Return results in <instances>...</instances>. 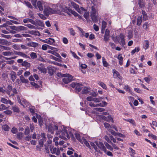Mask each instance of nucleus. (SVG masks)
<instances>
[{
	"instance_id": "obj_1",
	"label": "nucleus",
	"mask_w": 157,
	"mask_h": 157,
	"mask_svg": "<svg viewBox=\"0 0 157 157\" xmlns=\"http://www.w3.org/2000/svg\"><path fill=\"white\" fill-rule=\"evenodd\" d=\"M61 128L62 129L61 131L60 128L58 129V127L56 125L50 124L48 126V131L52 134H53L54 131L56 130L55 134L56 135H59L60 138L64 140L69 139L70 137L73 139H75L72 133L70 132L68 134L67 130L64 126H62Z\"/></svg>"
},
{
	"instance_id": "obj_2",
	"label": "nucleus",
	"mask_w": 157,
	"mask_h": 157,
	"mask_svg": "<svg viewBox=\"0 0 157 157\" xmlns=\"http://www.w3.org/2000/svg\"><path fill=\"white\" fill-rule=\"evenodd\" d=\"M58 76L65 77L63 79V81L65 84H67L73 80V76L69 74H58Z\"/></svg>"
},
{
	"instance_id": "obj_3",
	"label": "nucleus",
	"mask_w": 157,
	"mask_h": 157,
	"mask_svg": "<svg viewBox=\"0 0 157 157\" xmlns=\"http://www.w3.org/2000/svg\"><path fill=\"white\" fill-rule=\"evenodd\" d=\"M6 93L10 96H14L15 94H17V92L15 88H12L11 86L8 85L7 87V90L6 91Z\"/></svg>"
},
{
	"instance_id": "obj_4",
	"label": "nucleus",
	"mask_w": 157,
	"mask_h": 157,
	"mask_svg": "<svg viewBox=\"0 0 157 157\" xmlns=\"http://www.w3.org/2000/svg\"><path fill=\"white\" fill-rule=\"evenodd\" d=\"M94 143L100 149L104 152H106V148L102 142L99 141H95Z\"/></svg>"
},
{
	"instance_id": "obj_5",
	"label": "nucleus",
	"mask_w": 157,
	"mask_h": 157,
	"mask_svg": "<svg viewBox=\"0 0 157 157\" xmlns=\"http://www.w3.org/2000/svg\"><path fill=\"white\" fill-rule=\"evenodd\" d=\"M51 152L53 154H55L57 155H58L60 154L59 149L58 148L54 147H53L51 146L50 147Z\"/></svg>"
},
{
	"instance_id": "obj_6",
	"label": "nucleus",
	"mask_w": 157,
	"mask_h": 157,
	"mask_svg": "<svg viewBox=\"0 0 157 157\" xmlns=\"http://www.w3.org/2000/svg\"><path fill=\"white\" fill-rule=\"evenodd\" d=\"M124 38L125 36L122 34H120L118 37L119 39V40H118V42L123 46H124L125 44Z\"/></svg>"
},
{
	"instance_id": "obj_7",
	"label": "nucleus",
	"mask_w": 157,
	"mask_h": 157,
	"mask_svg": "<svg viewBox=\"0 0 157 157\" xmlns=\"http://www.w3.org/2000/svg\"><path fill=\"white\" fill-rule=\"evenodd\" d=\"M44 12L46 16H48L49 14L53 13L54 11L49 7H47L44 9Z\"/></svg>"
},
{
	"instance_id": "obj_8",
	"label": "nucleus",
	"mask_w": 157,
	"mask_h": 157,
	"mask_svg": "<svg viewBox=\"0 0 157 157\" xmlns=\"http://www.w3.org/2000/svg\"><path fill=\"white\" fill-rule=\"evenodd\" d=\"M1 101L6 104H10V105H12L13 104V102H12L10 100H7L4 98H1Z\"/></svg>"
},
{
	"instance_id": "obj_9",
	"label": "nucleus",
	"mask_w": 157,
	"mask_h": 157,
	"mask_svg": "<svg viewBox=\"0 0 157 157\" xmlns=\"http://www.w3.org/2000/svg\"><path fill=\"white\" fill-rule=\"evenodd\" d=\"M38 69L41 72L46 73L47 72V69L44 67V65L42 63H40V66L38 67Z\"/></svg>"
},
{
	"instance_id": "obj_10",
	"label": "nucleus",
	"mask_w": 157,
	"mask_h": 157,
	"mask_svg": "<svg viewBox=\"0 0 157 157\" xmlns=\"http://www.w3.org/2000/svg\"><path fill=\"white\" fill-rule=\"evenodd\" d=\"M56 70L55 68L52 67H50L48 68V72L50 75H52L54 73Z\"/></svg>"
},
{
	"instance_id": "obj_11",
	"label": "nucleus",
	"mask_w": 157,
	"mask_h": 157,
	"mask_svg": "<svg viewBox=\"0 0 157 157\" xmlns=\"http://www.w3.org/2000/svg\"><path fill=\"white\" fill-rule=\"evenodd\" d=\"M23 21L24 23H28L29 22H30L31 24L35 25H36V22L33 20L31 19H30L29 18H26L23 19Z\"/></svg>"
},
{
	"instance_id": "obj_12",
	"label": "nucleus",
	"mask_w": 157,
	"mask_h": 157,
	"mask_svg": "<svg viewBox=\"0 0 157 157\" xmlns=\"http://www.w3.org/2000/svg\"><path fill=\"white\" fill-rule=\"evenodd\" d=\"M98 15H90L92 21L94 22H96L98 21Z\"/></svg>"
},
{
	"instance_id": "obj_13",
	"label": "nucleus",
	"mask_w": 157,
	"mask_h": 157,
	"mask_svg": "<svg viewBox=\"0 0 157 157\" xmlns=\"http://www.w3.org/2000/svg\"><path fill=\"white\" fill-rule=\"evenodd\" d=\"M102 118L107 122L113 121V119L110 116H108L107 117L103 116Z\"/></svg>"
},
{
	"instance_id": "obj_14",
	"label": "nucleus",
	"mask_w": 157,
	"mask_h": 157,
	"mask_svg": "<svg viewBox=\"0 0 157 157\" xmlns=\"http://www.w3.org/2000/svg\"><path fill=\"white\" fill-rule=\"evenodd\" d=\"M27 45L28 46L36 47L38 46V44L37 43L33 42H30L27 43Z\"/></svg>"
},
{
	"instance_id": "obj_15",
	"label": "nucleus",
	"mask_w": 157,
	"mask_h": 157,
	"mask_svg": "<svg viewBox=\"0 0 157 157\" xmlns=\"http://www.w3.org/2000/svg\"><path fill=\"white\" fill-rule=\"evenodd\" d=\"M20 104L22 105L24 107H25L29 105V103L25 99H23L22 100L21 104Z\"/></svg>"
},
{
	"instance_id": "obj_16",
	"label": "nucleus",
	"mask_w": 157,
	"mask_h": 157,
	"mask_svg": "<svg viewBox=\"0 0 157 157\" xmlns=\"http://www.w3.org/2000/svg\"><path fill=\"white\" fill-rule=\"evenodd\" d=\"M27 30V28L22 26H17V31L19 32L21 31H26Z\"/></svg>"
},
{
	"instance_id": "obj_17",
	"label": "nucleus",
	"mask_w": 157,
	"mask_h": 157,
	"mask_svg": "<svg viewBox=\"0 0 157 157\" xmlns=\"http://www.w3.org/2000/svg\"><path fill=\"white\" fill-rule=\"evenodd\" d=\"M98 15L97 11L95 7L93 6L91 7V14L90 15Z\"/></svg>"
},
{
	"instance_id": "obj_18",
	"label": "nucleus",
	"mask_w": 157,
	"mask_h": 157,
	"mask_svg": "<svg viewBox=\"0 0 157 157\" xmlns=\"http://www.w3.org/2000/svg\"><path fill=\"white\" fill-rule=\"evenodd\" d=\"M106 26V23L103 21L102 22V26H101V33H103L105 30V29Z\"/></svg>"
},
{
	"instance_id": "obj_19",
	"label": "nucleus",
	"mask_w": 157,
	"mask_h": 157,
	"mask_svg": "<svg viewBox=\"0 0 157 157\" xmlns=\"http://www.w3.org/2000/svg\"><path fill=\"white\" fill-rule=\"evenodd\" d=\"M58 58L52 55L50 56V58L54 60H55L60 62L61 61V57L60 56L59 57H57Z\"/></svg>"
},
{
	"instance_id": "obj_20",
	"label": "nucleus",
	"mask_w": 157,
	"mask_h": 157,
	"mask_svg": "<svg viewBox=\"0 0 157 157\" xmlns=\"http://www.w3.org/2000/svg\"><path fill=\"white\" fill-rule=\"evenodd\" d=\"M10 43L4 39H0V44L3 45H9Z\"/></svg>"
},
{
	"instance_id": "obj_21",
	"label": "nucleus",
	"mask_w": 157,
	"mask_h": 157,
	"mask_svg": "<svg viewBox=\"0 0 157 157\" xmlns=\"http://www.w3.org/2000/svg\"><path fill=\"white\" fill-rule=\"evenodd\" d=\"M113 77L114 78H120V76L119 73L117 71L113 70Z\"/></svg>"
},
{
	"instance_id": "obj_22",
	"label": "nucleus",
	"mask_w": 157,
	"mask_h": 157,
	"mask_svg": "<svg viewBox=\"0 0 157 157\" xmlns=\"http://www.w3.org/2000/svg\"><path fill=\"white\" fill-rule=\"evenodd\" d=\"M82 143H81L82 144L84 143L86 147L89 148L91 149L90 148V146L89 143L85 139L82 138Z\"/></svg>"
},
{
	"instance_id": "obj_23",
	"label": "nucleus",
	"mask_w": 157,
	"mask_h": 157,
	"mask_svg": "<svg viewBox=\"0 0 157 157\" xmlns=\"http://www.w3.org/2000/svg\"><path fill=\"white\" fill-rule=\"evenodd\" d=\"M117 59H119V64L120 65H122L123 63V58L121 56V54H119L117 56Z\"/></svg>"
},
{
	"instance_id": "obj_24",
	"label": "nucleus",
	"mask_w": 157,
	"mask_h": 157,
	"mask_svg": "<svg viewBox=\"0 0 157 157\" xmlns=\"http://www.w3.org/2000/svg\"><path fill=\"white\" fill-rule=\"evenodd\" d=\"M55 42V41L54 39L49 38L48 39L47 44L50 45H53Z\"/></svg>"
},
{
	"instance_id": "obj_25",
	"label": "nucleus",
	"mask_w": 157,
	"mask_h": 157,
	"mask_svg": "<svg viewBox=\"0 0 157 157\" xmlns=\"http://www.w3.org/2000/svg\"><path fill=\"white\" fill-rule=\"evenodd\" d=\"M142 16H139L137 18V25L140 26L141 24L142 21Z\"/></svg>"
},
{
	"instance_id": "obj_26",
	"label": "nucleus",
	"mask_w": 157,
	"mask_h": 157,
	"mask_svg": "<svg viewBox=\"0 0 157 157\" xmlns=\"http://www.w3.org/2000/svg\"><path fill=\"white\" fill-rule=\"evenodd\" d=\"M37 6L40 10L41 11L43 10L42 3L40 1H38L37 2Z\"/></svg>"
},
{
	"instance_id": "obj_27",
	"label": "nucleus",
	"mask_w": 157,
	"mask_h": 157,
	"mask_svg": "<svg viewBox=\"0 0 157 157\" xmlns=\"http://www.w3.org/2000/svg\"><path fill=\"white\" fill-rule=\"evenodd\" d=\"M75 88L76 91H78V92L81 91L82 89V84L78 83Z\"/></svg>"
},
{
	"instance_id": "obj_28",
	"label": "nucleus",
	"mask_w": 157,
	"mask_h": 157,
	"mask_svg": "<svg viewBox=\"0 0 157 157\" xmlns=\"http://www.w3.org/2000/svg\"><path fill=\"white\" fill-rule=\"evenodd\" d=\"M2 54L5 56H9L13 54V53L12 52L6 51L2 53Z\"/></svg>"
},
{
	"instance_id": "obj_29",
	"label": "nucleus",
	"mask_w": 157,
	"mask_h": 157,
	"mask_svg": "<svg viewBox=\"0 0 157 157\" xmlns=\"http://www.w3.org/2000/svg\"><path fill=\"white\" fill-rule=\"evenodd\" d=\"M124 120L126 121L129 122L134 126H136V123L135 121L132 119H124Z\"/></svg>"
},
{
	"instance_id": "obj_30",
	"label": "nucleus",
	"mask_w": 157,
	"mask_h": 157,
	"mask_svg": "<svg viewBox=\"0 0 157 157\" xmlns=\"http://www.w3.org/2000/svg\"><path fill=\"white\" fill-rule=\"evenodd\" d=\"M12 109L13 111L16 113H18L20 112V109L17 106L15 105L12 107Z\"/></svg>"
},
{
	"instance_id": "obj_31",
	"label": "nucleus",
	"mask_w": 157,
	"mask_h": 157,
	"mask_svg": "<svg viewBox=\"0 0 157 157\" xmlns=\"http://www.w3.org/2000/svg\"><path fill=\"white\" fill-rule=\"evenodd\" d=\"M107 105V103L106 102L104 101H102V103H100L99 104H96V107L97 106H100L101 107H104L106 105Z\"/></svg>"
},
{
	"instance_id": "obj_32",
	"label": "nucleus",
	"mask_w": 157,
	"mask_h": 157,
	"mask_svg": "<svg viewBox=\"0 0 157 157\" xmlns=\"http://www.w3.org/2000/svg\"><path fill=\"white\" fill-rule=\"evenodd\" d=\"M20 79L22 83H27L29 82L28 79H25L22 75H21L20 76Z\"/></svg>"
},
{
	"instance_id": "obj_33",
	"label": "nucleus",
	"mask_w": 157,
	"mask_h": 157,
	"mask_svg": "<svg viewBox=\"0 0 157 157\" xmlns=\"http://www.w3.org/2000/svg\"><path fill=\"white\" fill-rule=\"evenodd\" d=\"M11 78L13 82H14L16 78V73L14 72H13L10 74Z\"/></svg>"
},
{
	"instance_id": "obj_34",
	"label": "nucleus",
	"mask_w": 157,
	"mask_h": 157,
	"mask_svg": "<svg viewBox=\"0 0 157 157\" xmlns=\"http://www.w3.org/2000/svg\"><path fill=\"white\" fill-rule=\"evenodd\" d=\"M149 41L148 40H145L144 44V48L146 50L149 47Z\"/></svg>"
},
{
	"instance_id": "obj_35",
	"label": "nucleus",
	"mask_w": 157,
	"mask_h": 157,
	"mask_svg": "<svg viewBox=\"0 0 157 157\" xmlns=\"http://www.w3.org/2000/svg\"><path fill=\"white\" fill-rule=\"evenodd\" d=\"M90 89L87 87H85L82 91V94H86L88 93L89 92Z\"/></svg>"
},
{
	"instance_id": "obj_36",
	"label": "nucleus",
	"mask_w": 157,
	"mask_h": 157,
	"mask_svg": "<svg viewBox=\"0 0 157 157\" xmlns=\"http://www.w3.org/2000/svg\"><path fill=\"white\" fill-rule=\"evenodd\" d=\"M75 136L77 140L80 143L82 142V140L80 135L78 133H76L75 134Z\"/></svg>"
},
{
	"instance_id": "obj_37",
	"label": "nucleus",
	"mask_w": 157,
	"mask_h": 157,
	"mask_svg": "<svg viewBox=\"0 0 157 157\" xmlns=\"http://www.w3.org/2000/svg\"><path fill=\"white\" fill-rule=\"evenodd\" d=\"M90 144L91 146L95 150V151L97 152H98L100 153V150H98L97 146L95 145L94 143L93 142H91L90 143Z\"/></svg>"
},
{
	"instance_id": "obj_38",
	"label": "nucleus",
	"mask_w": 157,
	"mask_h": 157,
	"mask_svg": "<svg viewBox=\"0 0 157 157\" xmlns=\"http://www.w3.org/2000/svg\"><path fill=\"white\" fill-rule=\"evenodd\" d=\"M48 52L49 53L53 54V55L56 56V57L60 56V55L58 53L56 52L55 51L49 50L48 51Z\"/></svg>"
},
{
	"instance_id": "obj_39",
	"label": "nucleus",
	"mask_w": 157,
	"mask_h": 157,
	"mask_svg": "<svg viewBox=\"0 0 157 157\" xmlns=\"http://www.w3.org/2000/svg\"><path fill=\"white\" fill-rule=\"evenodd\" d=\"M104 144H105V146L107 148H108L110 151L113 150V148H112V147L107 142H104Z\"/></svg>"
},
{
	"instance_id": "obj_40",
	"label": "nucleus",
	"mask_w": 157,
	"mask_h": 157,
	"mask_svg": "<svg viewBox=\"0 0 157 157\" xmlns=\"http://www.w3.org/2000/svg\"><path fill=\"white\" fill-rule=\"evenodd\" d=\"M21 65L22 66L29 67H30V64L26 61H24L21 63Z\"/></svg>"
},
{
	"instance_id": "obj_41",
	"label": "nucleus",
	"mask_w": 157,
	"mask_h": 157,
	"mask_svg": "<svg viewBox=\"0 0 157 157\" xmlns=\"http://www.w3.org/2000/svg\"><path fill=\"white\" fill-rule=\"evenodd\" d=\"M98 84L104 89L105 90H106L107 89V87L106 85L103 82H99L98 83Z\"/></svg>"
},
{
	"instance_id": "obj_42",
	"label": "nucleus",
	"mask_w": 157,
	"mask_h": 157,
	"mask_svg": "<svg viewBox=\"0 0 157 157\" xmlns=\"http://www.w3.org/2000/svg\"><path fill=\"white\" fill-rule=\"evenodd\" d=\"M138 4L140 8H142L144 6V4L143 0H139Z\"/></svg>"
},
{
	"instance_id": "obj_43",
	"label": "nucleus",
	"mask_w": 157,
	"mask_h": 157,
	"mask_svg": "<svg viewBox=\"0 0 157 157\" xmlns=\"http://www.w3.org/2000/svg\"><path fill=\"white\" fill-rule=\"evenodd\" d=\"M68 30L70 32V35L73 36L75 35L76 33L75 30L72 28L69 29Z\"/></svg>"
},
{
	"instance_id": "obj_44",
	"label": "nucleus",
	"mask_w": 157,
	"mask_h": 157,
	"mask_svg": "<svg viewBox=\"0 0 157 157\" xmlns=\"http://www.w3.org/2000/svg\"><path fill=\"white\" fill-rule=\"evenodd\" d=\"M102 63L103 65L105 67H107L108 66V64L105 60V59L104 57L102 58Z\"/></svg>"
},
{
	"instance_id": "obj_45",
	"label": "nucleus",
	"mask_w": 157,
	"mask_h": 157,
	"mask_svg": "<svg viewBox=\"0 0 157 157\" xmlns=\"http://www.w3.org/2000/svg\"><path fill=\"white\" fill-rule=\"evenodd\" d=\"M30 33L32 35L38 36H40V34L39 32L38 31H31L30 32Z\"/></svg>"
},
{
	"instance_id": "obj_46",
	"label": "nucleus",
	"mask_w": 157,
	"mask_h": 157,
	"mask_svg": "<svg viewBox=\"0 0 157 157\" xmlns=\"http://www.w3.org/2000/svg\"><path fill=\"white\" fill-rule=\"evenodd\" d=\"M8 109V108L6 106L3 104H2L0 105V111H2L4 110L7 109Z\"/></svg>"
},
{
	"instance_id": "obj_47",
	"label": "nucleus",
	"mask_w": 157,
	"mask_h": 157,
	"mask_svg": "<svg viewBox=\"0 0 157 157\" xmlns=\"http://www.w3.org/2000/svg\"><path fill=\"white\" fill-rule=\"evenodd\" d=\"M104 125L105 128H106L108 130H110V129L111 128L110 125L107 123H104Z\"/></svg>"
},
{
	"instance_id": "obj_48",
	"label": "nucleus",
	"mask_w": 157,
	"mask_h": 157,
	"mask_svg": "<svg viewBox=\"0 0 157 157\" xmlns=\"http://www.w3.org/2000/svg\"><path fill=\"white\" fill-rule=\"evenodd\" d=\"M19 56H20L23 58H29V56H28L27 55L23 53L22 52H20V54H19Z\"/></svg>"
},
{
	"instance_id": "obj_49",
	"label": "nucleus",
	"mask_w": 157,
	"mask_h": 157,
	"mask_svg": "<svg viewBox=\"0 0 157 157\" xmlns=\"http://www.w3.org/2000/svg\"><path fill=\"white\" fill-rule=\"evenodd\" d=\"M30 56L32 59H36L37 58V56L36 53L32 52L31 53Z\"/></svg>"
},
{
	"instance_id": "obj_50",
	"label": "nucleus",
	"mask_w": 157,
	"mask_h": 157,
	"mask_svg": "<svg viewBox=\"0 0 157 157\" xmlns=\"http://www.w3.org/2000/svg\"><path fill=\"white\" fill-rule=\"evenodd\" d=\"M12 47L14 48V49L16 50H20L21 49L20 46L17 44H13V45Z\"/></svg>"
},
{
	"instance_id": "obj_51",
	"label": "nucleus",
	"mask_w": 157,
	"mask_h": 157,
	"mask_svg": "<svg viewBox=\"0 0 157 157\" xmlns=\"http://www.w3.org/2000/svg\"><path fill=\"white\" fill-rule=\"evenodd\" d=\"M30 133V130L28 127H27L25 129V131L24 132V134L25 135H27L29 134Z\"/></svg>"
},
{
	"instance_id": "obj_52",
	"label": "nucleus",
	"mask_w": 157,
	"mask_h": 157,
	"mask_svg": "<svg viewBox=\"0 0 157 157\" xmlns=\"http://www.w3.org/2000/svg\"><path fill=\"white\" fill-rule=\"evenodd\" d=\"M148 24L147 23L145 22L143 25V28L146 30H148Z\"/></svg>"
},
{
	"instance_id": "obj_53",
	"label": "nucleus",
	"mask_w": 157,
	"mask_h": 157,
	"mask_svg": "<svg viewBox=\"0 0 157 157\" xmlns=\"http://www.w3.org/2000/svg\"><path fill=\"white\" fill-rule=\"evenodd\" d=\"M140 50V49L139 48H136L135 49L132 50L131 52V53L132 55H133L136 52H138Z\"/></svg>"
},
{
	"instance_id": "obj_54",
	"label": "nucleus",
	"mask_w": 157,
	"mask_h": 157,
	"mask_svg": "<svg viewBox=\"0 0 157 157\" xmlns=\"http://www.w3.org/2000/svg\"><path fill=\"white\" fill-rule=\"evenodd\" d=\"M142 14L143 16L144 19V20H146L147 18L146 13L143 10H142Z\"/></svg>"
},
{
	"instance_id": "obj_55",
	"label": "nucleus",
	"mask_w": 157,
	"mask_h": 157,
	"mask_svg": "<svg viewBox=\"0 0 157 157\" xmlns=\"http://www.w3.org/2000/svg\"><path fill=\"white\" fill-rule=\"evenodd\" d=\"M49 45L44 44L42 45L41 48L43 50H46L48 48Z\"/></svg>"
},
{
	"instance_id": "obj_56",
	"label": "nucleus",
	"mask_w": 157,
	"mask_h": 157,
	"mask_svg": "<svg viewBox=\"0 0 157 157\" xmlns=\"http://www.w3.org/2000/svg\"><path fill=\"white\" fill-rule=\"evenodd\" d=\"M2 128L4 130L6 131H9L10 128L6 124L2 126Z\"/></svg>"
},
{
	"instance_id": "obj_57",
	"label": "nucleus",
	"mask_w": 157,
	"mask_h": 157,
	"mask_svg": "<svg viewBox=\"0 0 157 157\" xmlns=\"http://www.w3.org/2000/svg\"><path fill=\"white\" fill-rule=\"evenodd\" d=\"M25 25L27 26L30 29H36V27H35V26L30 24Z\"/></svg>"
},
{
	"instance_id": "obj_58",
	"label": "nucleus",
	"mask_w": 157,
	"mask_h": 157,
	"mask_svg": "<svg viewBox=\"0 0 157 157\" xmlns=\"http://www.w3.org/2000/svg\"><path fill=\"white\" fill-rule=\"evenodd\" d=\"M89 13L88 12H85L84 14V17L87 21H88L89 17Z\"/></svg>"
},
{
	"instance_id": "obj_59",
	"label": "nucleus",
	"mask_w": 157,
	"mask_h": 157,
	"mask_svg": "<svg viewBox=\"0 0 157 157\" xmlns=\"http://www.w3.org/2000/svg\"><path fill=\"white\" fill-rule=\"evenodd\" d=\"M104 139L107 142L109 143H112V142L110 139L109 138V137L107 136H105L104 137Z\"/></svg>"
},
{
	"instance_id": "obj_60",
	"label": "nucleus",
	"mask_w": 157,
	"mask_h": 157,
	"mask_svg": "<svg viewBox=\"0 0 157 157\" xmlns=\"http://www.w3.org/2000/svg\"><path fill=\"white\" fill-rule=\"evenodd\" d=\"M41 137H42V138L41 139V140L44 141H45L46 140V138L45 137V135L44 133H42L41 135Z\"/></svg>"
},
{
	"instance_id": "obj_61",
	"label": "nucleus",
	"mask_w": 157,
	"mask_h": 157,
	"mask_svg": "<svg viewBox=\"0 0 157 157\" xmlns=\"http://www.w3.org/2000/svg\"><path fill=\"white\" fill-rule=\"evenodd\" d=\"M4 113H5L6 114L8 115H11L12 114V112L10 110H7L4 111Z\"/></svg>"
},
{
	"instance_id": "obj_62",
	"label": "nucleus",
	"mask_w": 157,
	"mask_h": 157,
	"mask_svg": "<svg viewBox=\"0 0 157 157\" xmlns=\"http://www.w3.org/2000/svg\"><path fill=\"white\" fill-rule=\"evenodd\" d=\"M112 38L114 42L117 43V42H118V40H119V39L118 36H117L116 37L113 36Z\"/></svg>"
},
{
	"instance_id": "obj_63",
	"label": "nucleus",
	"mask_w": 157,
	"mask_h": 157,
	"mask_svg": "<svg viewBox=\"0 0 157 157\" xmlns=\"http://www.w3.org/2000/svg\"><path fill=\"white\" fill-rule=\"evenodd\" d=\"M25 4L29 8H32V6L31 5L30 3L28 2H25Z\"/></svg>"
},
{
	"instance_id": "obj_64",
	"label": "nucleus",
	"mask_w": 157,
	"mask_h": 157,
	"mask_svg": "<svg viewBox=\"0 0 157 157\" xmlns=\"http://www.w3.org/2000/svg\"><path fill=\"white\" fill-rule=\"evenodd\" d=\"M71 5L74 6V7L75 9H77L78 7V6L74 2H71Z\"/></svg>"
}]
</instances>
